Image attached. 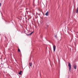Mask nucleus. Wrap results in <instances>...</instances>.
<instances>
[{
  "mask_svg": "<svg viewBox=\"0 0 78 78\" xmlns=\"http://www.w3.org/2000/svg\"><path fill=\"white\" fill-rule=\"evenodd\" d=\"M69 64L68 65V66L69 67V69L70 72V70H71V65L70 64V62H69Z\"/></svg>",
  "mask_w": 78,
  "mask_h": 78,
  "instance_id": "f257e3e1",
  "label": "nucleus"
},
{
  "mask_svg": "<svg viewBox=\"0 0 78 78\" xmlns=\"http://www.w3.org/2000/svg\"><path fill=\"white\" fill-rule=\"evenodd\" d=\"M53 48L54 51H55V50H56V46L53 45Z\"/></svg>",
  "mask_w": 78,
  "mask_h": 78,
  "instance_id": "f03ea898",
  "label": "nucleus"
},
{
  "mask_svg": "<svg viewBox=\"0 0 78 78\" xmlns=\"http://www.w3.org/2000/svg\"><path fill=\"white\" fill-rule=\"evenodd\" d=\"M48 11L47 12L45 13V15H46V16H48Z\"/></svg>",
  "mask_w": 78,
  "mask_h": 78,
  "instance_id": "7ed1b4c3",
  "label": "nucleus"
},
{
  "mask_svg": "<svg viewBox=\"0 0 78 78\" xmlns=\"http://www.w3.org/2000/svg\"><path fill=\"white\" fill-rule=\"evenodd\" d=\"M29 66L30 67H31L32 66V63L29 62Z\"/></svg>",
  "mask_w": 78,
  "mask_h": 78,
  "instance_id": "20e7f679",
  "label": "nucleus"
},
{
  "mask_svg": "<svg viewBox=\"0 0 78 78\" xmlns=\"http://www.w3.org/2000/svg\"><path fill=\"white\" fill-rule=\"evenodd\" d=\"M74 69H76V65L74 66Z\"/></svg>",
  "mask_w": 78,
  "mask_h": 78,
  "instance_id": "39448f33",
  "label": "nucleus"
},
{
  "mask_svg": "<svg viewBox=\"0 0 78 78\" xmlns=\"http://www.w3.org/2000/svg\"><path fill=\"white\" fill-rule=\"evenodd\" d=\"M78 7L77 8V9L76 10V13H78Z\"/></svg>",
  "mask_w": 78,
  "mask_h": 78,
  "instance_id": "423d86ee",
  "label": "nucleus"
},
{
  "mask_svg": "<svg viewBox=\"0 0 78 78\" xmlns=\"http://www.w3.org/2000/svg\"><path fill=\"white\" fill-rule=\"evenodd\" d=\"M34 32V31H33L32 32H31L29 34L30 36V35H31V34H33V32Z\"/></svg>",
  "mask_w": 78,
  "mask_h": 78,
  "instance_id": "0eeeda50",
  "label": "nucleus"
},
{
  "mask_svg": "<svg viewBox=\"0 0 78 78\" xmlns=\"http://www.w3.org/2000/svg\"><path fill=\"white\" fill-rule=\"evenodd\" d=\"M18 51H19V52H20V49H18Z\"/></svg>",
  "mask_w": 78,
  "mask_h": 78,
  "instance_id": "6e6552de",
  "label": "nucleus"
},
{
  "mask_svg": "<svg viewBox=\"0 0 78 78\" xmlns=\"http://www.w3.org/2000/svg\"><path fill=\"white\" fill-rule=\"evenodd\" d=\"M18 73L19 74V75H21V72H19Z\"/></svg>",
  "mask_w": 78,
  "mask_h": 78,
  "instance_id": "1a4fd4ad",
  "label": "nucleus"
},
{
  "mask_svg": "<svg viewBox=\"0 0 78 78\" xmlns=\"http://www.w3.org/2000/svg\"><path fill=\"white\" fill-rule=\"evenodd\" d=\"M1 5H2V3H0V7L1 6Z\"/></svg>",
  "mask_w": 78,
  "mask_h": 78,
  "instance_id": "9d476101",
  "label": "nucleus"
},
{
  "mask_svg": "<svg viewBox=\"0 0 78 78\" xmlns=\"http://www.w3.org/2000/svg\"><path fill=\"white\" fill-rule=\"evenodd\" d=\"M55 38H56V35L55 36Z\"/></svg>",
  "mask_w": 78,
  "mask_h": 78,
  "instance_id": "9b49d317",
  "label": "nucleus"
},
{
  "mask_svg": "<svg viewBox=\"0 0 78 78\" xmlns=\"http://www.w3.org/2000/svg\"><path fill=\"white\" fill-rule=\"evenodd\" d=\"M27 36H30V34H27Z\"/></svg>",
  "mask_w": 78,
  "mask_h": 78,
  "instance_id": "f8f14e48",
  "label": "nucleus"
},
{
  "mask_svg": "<svg viewBox=\"0 0 78 78\" xmlns=\"http://www.w3.org/2000/svg\"><path fill=\"white\" fill-rule=\"evenodd\" d=\"M20 72H21V73H22V71H20Z\"/></svg>",
  "mask_w": 78,
  "mask_h": 78,
  "instance_id": "ddd939ff",
  "label": "nucleus"
},
{
  "mask_svg": "<svg viewBox=\"0 0 78 78\" xmlns=\"http://www.w3.org/2000/svg\"><path fill=\"white\" fill-rule=\"evenodd\" d=\"M47 27H48V25H47Z\"/></svg>",
  "mask_w": 78,
  "mask_h": 78,
  "instance_id": "4468645a",
  "label": "nucleus"
}]
</instances>
